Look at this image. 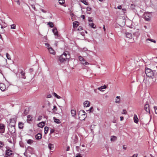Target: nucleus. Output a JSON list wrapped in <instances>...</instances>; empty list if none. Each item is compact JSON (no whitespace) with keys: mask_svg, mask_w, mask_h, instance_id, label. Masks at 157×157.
<instances>
[{"mask_svg":"<svg viewBox=\"0 0 157 157\" xmlns=\"http://www.w3.org/2000/svg\"><path fill=\"white\" fill-rule=\"evenodd\" d=\"M154 108L155 113L157 114V107L154 106Z\"/></svg>","mask_w":157,"mask_h":157,"instance_id":"46","label":"nucleus"},{"mask_svg":"<svg viewBox=\"0 0 157 157\" xmlns=\"http://www.w3.org/2000/svg\"><path fill=\"white\" fill-rule=\"evenodd\" d=\"M126 148H127V147H125V145H124L123 146V148L124 150H126Z\"/></svg>","mask_w":157,"mask_h":157,"instance_id":"60","label":"nucleus"},{"mask_svg":"<svg viewBox=\"0 0 157 157\" xmlns=\"http://www.w3.org/2000/svg\"><path fill=\"white\" fill-rule=\"evenodd\" d=\"M42 118V116H39L37 119V120L38 121H39Z\"/></svg>","mask_w":157,"mask_h":157,"instance_id":"49","label":"nucleus"},{"mask_svg":"<svg viewBox=\"0 0 157 157\" xmlns=\"http://www.w3.org/2000/svg\"><path fill=\"white\" fill-rule=\"evenodd\" d=\"M79 147L78 146H76V149L78 151H79Z\"/></svg>","mask_w":157,"mask_h":157,"instance_id":"59","label":"nucleus"},{"mask_svg":"<svg viewBox=\"0 0 157 157\" xmlns=\"http://www.w3.org/2000/svg\"><path fill=\"white\" fill-rule=\"evenodd\" d=\"M28 150H33V148H32V147H30L29 146V147H28Z\"/></svg>","mask_w":157,"mask_h":157,"instance_id":"53","label":"nucleus"},{"mask_svg":"<svg viewBox=\"0 0 157 157\" xmlns=\"http://www.w3.org/2000/svg\"><path fill=\"white\" fill-rule=\"evenodd\" d=\"M122 12H124V13H125V11H126V10L125 9H122Z\"/></svg>","mask_w":157,"mask_h":157,"instance_id":"62","label":"nucleus"},{"mask_svg":"<svg viewBox=\"0 0 157 157\" xmlns=\"http://www.w3.org/2000/svg\"><path fill=\"white\" fill-rule=\"evenodd\" d=\"M75 157H82L81 156V155L79 153L77 154L76 155Z\"/></svg>","mask_w":157,"mask_h":157,"instance_id":"47","label":"nucleus"},{"mask_svg":"<svg viewBox=\"0 0 157 157\" xmlns=\"http://www.w3.org/2000/svg\"><path fill=\"white\" fill-rule=\"evenodd\" d=\"M8 129L11 133H14L15 132V129L14 126H9Z\"/></svg>","mask_w":157,"mask_h":157,"instance_id":"8","label":"nucleus"},{"mask_svg":"<svg viewBox=\"0 0 157 157\" xmlns=\"http://www.w3.org/2000/svg\"><path fill=\"white\" fill-rule=\"evenodd\" d=\"M144 109L147 113H150L149 105H145L144 107Z\"/></svg>","mask_w":157,"mask_h":157,"instance_id":"13","label":"nucleus"},{"mask_svg":"<svg viewBox=\"0 0 157 157\" xmlns=\"http://www.w3.org/2000/svg\"><path fill=\"white\" fill-rule=\"evenodd\" d=\"M79 119L81 121L84 120L86 118V116L84 110H80L78 113Z\"/></svg>","mask_w":157,"mask_h":157,"instance_id":"2","label":"nucleus"},{"mask_svg":"<svg viewBox=\"0 0 157 157\" xmlns=\"http://www.w3.org/2000/svg\"><path fill=\"white\" fill-rule=\"evenodd\" d=\"M117 8L119 9H121V6H117Z\"/></svg>","mask_w":157,"mask_h":157,"instance_id":"57","label":"nucleus"},{"mask_svg":"<svg viewBox=\"0 0 157 157\" xmlns=\"http://www.w3.org/2000/svg\"><path fill=\"white\" fill-rule=\"evenodd\" d=\"M69 149H70L69 146H67L66 150L67 151H68L69 150Z\"/></svg>","mask_w":157,"mask_h":157,"instance_id":"61","label":"nucleus"},{"mask_svg":"<svg viewBox=\"0 0 157 157\" xmlns=\"http://www.w3.org/2000/svg\"><path fill=\"white\" fill-rule=\"evenodd\" d=\"M106 88V86L104 85V86H101V87H98V89L100 91H101V90L103 89H105Z\"/></svg>","mask_w":157,"mask_h":157,"instance_id":"28","label":"nucleus"},{"mask_svg":"<svg viewBox=\"0 0 157 157\" xmlns=\"http://www.w3.org/2000/svg\"><path fill=\"white\" fill-rule=\"evenodd\" d=\"M81 17L83 19H84L85 18V16L84 15H82V16H81Z\"/></svg>","mask_w":157,"mask_h":157,"instance_id":"64","label":"nucleus"},{"mask_svg":"<svg viewBox=\"0 0 157 157\" xmlns=\"http://www.w3.org/2000/svg\"><path fill=\"white\" fill-rule=\"evenodd\" d=\"M146 40L147 41L149 40L150 41H151V42H153L154 43H156V41L154 40H153V39L148 38L146 39Z\"/></svg>","mask_w":157,"mask_h":157,"instance_id":"38","label":"nucleus"},{"mask_svg":"<svg viewBox=\"0 0 157 157\" xmlns=\"http://www.w3.org/2000/svg\"><path fill=\"white\" fill-rule=\"evenodd\" d=\"M81 63L82 64L85 65H89V64L88 62L86 61L84 59L83 60L81 61Z\"/></svg>","mask_w":157,"mask_h":157,"instance_id":"24","label":"nucleus"},{"mask_svg":"<svg viewBox=\"0 0 157 157\" xmlns=\"http://www.w3.org/2000/svg\"><path fill=\"white\" fill-rule=\"evenodd\" d=\"M14 153H13V151L10 149H7L6 151L5 157H13Z\"/></svg>","mask_w":157,"mask_h":157,"instance_id":"4","label":"nucleus"},{"mask_svg":"<svg viewBox=\"0 0 157 157\" xmlns=\"http://www.w3.org/2000/svg\"><path fill=\"white\" fill-rule=\"evenodd\" d=\"M86 10L88 11H90L91 10V8L90 7H87L86 8Z\"/></svg>","mask_w":157,"mask_h":157,"instance_id":"51","label":"nucleus"},{"mask_svg":"<svg viewBox=\"0 0 157 157\" xmlns=\"http://www.w3.org/2000/svg\"><path fill=\"white\" fill-rule=\"evenodd\" d=\"M126 37L129 39H131L132 38V33L128 32H126L125 33Z\"/></svg>","mask_w":157,"mask_h":157,"instance_id":"11","label":"nucleus"},{"mask_svg":"<svg viewBox=\"0 0 157 157\" xmlns=\"http://www.w3.org/2000/svg\"><path fill=\"white\" fill-rule=\"evenodd\" d=\"M48 25H49L51 27H53L54 26L53 23L51 22H48Z\"/></svg>","mask_w":157,"mask_h":157,"instance_id":"32","label":"nucleus"},{"mask_svg":"<svg viewBox=\"0 0 157 157\" xmlns=\"http://www.w3.org/2000/svg\"><path fill=\"white\" fill-rule=\"evenodd\" d=\"M52 32L55 36H58V32L56 28H54L52 29Z\"/></svg>","mask_w":157,"mask_h":157,"instance_id":"16","label":"nucleus"},{"mask_svg":"<svg viewBox=\"0 0 157 157\" xmlns=\"http://www.w3.org/2000/svg\"><path fill=\"white\" fill-rule=\"evenodd\" d=\"M78 59L80 61H81L84 59V58L81 56H79Z\"/></svg>","mask_w":157,"mask_h":157,"instance_id":"44","label":"nucleus"},{"mask_svg":"<svg viewBox=\"0 0 157 157\" xmlns=\"http://www.w3.org/2000/svg\"><path fill=\"white\" fill-rule=\"evenodd\" d=\"M48 129H49V128L48 127L46 126V127H44V133L45 134H47L48 133Z\"/></svg>","mask_w":157,"mask_h":157,"instance_id":"31","label":"nucleus"},{"mask_svg":"<svg viewBox=\"0 0 157 157\" xmlns=\"http://www.w3.org/2000/svg\"><path fill=\"white\" fill-rule=\"evenodd\" d=\"M89 25L92 28H96V26L93 23H89Z\"/></svg>","mask_w":157,"mask_h":157,"instance_id":"30","label":"nucleus"},{"mask_svg":"<svg viewBox=\"0 0 157 157\" xmlns=\"http://www.w3.org/2000/svg\"><path fill=\"white\" fill-rule=\"evenodd\" d=\"M41 137H42V135L40 133H38L35 136V138H36V139L37 140L40 139L41 138Z\"/></svg>","mask_w":157,"mask_h":157,"instance_id":"19","label":"nucleus"},{"mask_svg":"<svg viewBox=\"0 0 157 157\" xmlns=\"http://www.w3.org/2000/svg\"><path fill=\"white\" fill-rule=\"evenodd\" d=\"M5 130V127L4 124H0V133H4Z\"/></svg>","mask_w":157,"mask_h":157,"instance_id":"9","label":"nucleus"},{"mask_svg":"<svg viewBox=\"0 0 157 157\" xmlns=\"http://www.w3.org/2000/svg\"><path fill=\"white\" fill-rule=\"evenodd\" d=\"M54 121L57 124H59L60 123V121H59V119L55 118L54 117Z\"/></svg>","mask_w":157,"mask_h":157,"instance_id":"35","label":"nucleus"},{"mask_svg":"<svg viewBox=\"0 0 157 157\" xmlns=\"http://www.w3.org/2000/svg\"><path fill=\"white\" fill-rule=\"evenodd\" d=\"M80 1L85 5H88V2L86 0H80Z\"/></svg>","mask_w":157,"mask_h":157,"instance_id":"34","label":"nucleus"},{"mask_svg":"<svg viewBox=\"0 0 157 157\" xmlns=\"http://www.w3.org/2000/svg\"><path fill=\"white\" fill-rule=\"evenodd\" d=\"M121 113L123 114H126L127 112L125 109H124L122 112Z\"/></svg>","mask_w":157,"mask_h":157,"instance_id":"40","label":"nucleus"},{"mask_svg":"<svg viewBox=\"0 0 157 157\" xmlns=\"http://www.w3.org/2000/svg\"><path fill=\"white\" fill-rule=\"evenodd\" d=\"M78 22L77 21H74L73 23V26L74 28H76L78 26Z\"/></svg>","mask_w":157,"mask_h":157,"instance_id":"25","label":"nucleus"},{"mask_svg":"<svg viewBox=\"0 0 157 157\" xmlns=\"http://www.w3.org/2000/svg\"><path fill=\"white\" fill-rule=\"evenodd\" d=\"M24 127V124L22 122H19L18 124V127L20 129H22Z\"/></svg>","mask_w":157,"mask_h":157,"instance_id":"27","label":"nucleus"},{"mask_svg":"<svg viewBox=\"0 0 157 157\" xmlns=\"http://www.w3.org/2000/svg\"><path fill=\"white\" fill-rule=\"evenodd\" d=\"M48 147L50 150H53L54 148V145L52 144H48Z\"/></svg>","mask_w":157,"mask_h":157,"instance_id":"23","label":"nucleus"},{"mask_svg":"<svg viewBox=\"0 0 157 157\" xmlns=\"http://www.w3.org/2000/svg\"><path fill=\"white\" fill-rule=\"evenodd\" d=\"M21 77L23 79H25L26 77L25 76V73L23 71H22L20 73Z\"/></svg>","mask_w":157,"mask_h":157,"instance_id":"22","label":"nucleus"},{"mask_svg":"<svg viewBox=\"0 0 157 157\" xmlns=\"http://www.w3.org/2000/svg\"><path fill=\"white\" fill-rule=\"evenodd\" d=\"M40 10H41V11L44 13H46V11L45 10H44V9H40Z\"/></svg>","mask_w":157,"mask_h":157,"instance_id":"50","label":"nucleus"},{"mask_svg":"<svg viewBox=\"0 0 157 157\" xmlns=\"http://www.w3.org/2000/svg\"><path fill=\"white\" fill-rule=\"evenodd\" d=\"M143 17L146 21H149L152 17L151 13L150 12H146L144 13Z\"/></svg>","mask_w":157,"mask_h":157,"instance_id":"3","label":"nucleus"},{"mask_svg":"<svg viewBox=\"0 0 157 157\" xmlns=\"http://www.w3.org/2000/svg\"><path fill=\"white\" fill-rule=\"evenodd\" d=\"M120 98L121 97L120 96H117L115 101V103L118 104L120 103Z\"/></svg>","mask_w":157,"mask_h":157,"instance_id":"17","label":"nucleus"},{"mask_svg":"<svg viewBox=\"0 0 157 157\" xmlns=\"http://www.w3.org/2000/svg\"><path fill=\"white\" fill-rule=\"evenodd\" d=\"M70 57V54L68 53V52H66L59 56V59L60 62L63 63Z\"/></svg>","mask_w":157,"mask_h":157,"instance_id":"1","label":"nucleus"},{"mask_svg":"<svg viewBox=\"0 0 157 157\" xmlns=\"http://www.w3.org/2000/svg\"><path fill=\"white\" fill-rule=\"evenodd\" d=\"M133 120L134 121V122L136 123L137 124L138 122V118L137 117V115L136 114H135L134 116Z\"/></svg>","mask_w":157,"mask_h":157,"instance_id":"18","label":"nucleus"},{"mask_svg":"<svg viewBox=\"0 0 157 157\" xmlns=\"http://www.w3.org/2000/svg\"><path fill=\"white\" fill-rule=\"evenodd\" d=\"M6 56L7 58L9 60H11V58L10 57V55L7 53H6Z\"/></svg>","mask_w":157,"mask_h":157,"instance_id":"42","label":"nucleus"},{"mask_svg":"<svg viewBox=\"0 0 157 157\" xmlns=\"http://www.w3.org/2000/svg\"><path fill=\"white\" fill-rule=\"evenodd\" d=\"M84 106L86 107H89L90 106V102L88 101H86L83 103Z\"/></svg>","mask_w":157,"mask_h":157,"instance_id":"21","label":"nucleus"},{"mask_svg":"<svg viewBox=\"0 0 157 157\" xmlns=\"http://www.w3.org/2000/svg\"><path fill=\"white\" fill-rule=\"evenodd\" d=\"M4 143L3 142L0 141V148H1L4 146Z\"/></svg>","mask_w":157,"mask_h":157,"instance_id":"43","label":"nucleus"},{"mask_svg":"<svg viewBox=\"0 0 157 157\" xmlns=\"http://www.w3.org/2000/svg\"><path fill=\"white\" fill-rule=\"evenodd\" d=\"M14 1L15 2H16L17 4L18 5H20V2L19 0H14Z\"/></svg>","mask_w":157,"mask_h":157,"instance_id":"45","label":"nucleus"},{"mask_svg":"<svg viewBox=\"0 0 157 157\" xmlns=\"http://www.w3.org/2000/svg\"><path fill=\"white\" fill-rule=\"evenodd\" d=\"M45 125V123L42 121L38 124V126L40 128H43Z\"/></svg>","mask_w":157,"mask_h":157,"instance_id":"15","label":"nucleus"},{"mask_svg":"<svg viewBox=\"0 0 157 157\" xmlns=\"http://www.w3.org/2000/svg\"><path fill=\"white\" fill-rule=\"evenodd\" d=\"M145 73L147 77H151L153 76V72L150 69L148 68L146 69Z\"/></svg>","mask_w":157,"mask_h":157,"instance_id":"6","label":"nucleus"},{"mask_svg":"<svg viewBox=\"0 0 157 157\" xmlns=\"http://www.w3.org/2000/svg\"><path fill=\"white\" fill-rule=\"evenodd\" d=\"M5 85L2 83H0V89L2 91H4L6 89Z\"/></svg>","mask_w":157,"mask_h":157,"instance_id":"10","label":"nucleus"},{"mask_svg":"<svg viewBox=\"0 0 157 157\" xmlns=\"http://www.w3.org/2000/svg\"><path fill=\"white\" fill-rule=\"evenodd\" d=\"M31 7H32V8H33L34 10H35L36 9V8H35V6L33 5H31Z\"/></svg>","mask_w":157,"mask_h":157,"instance_id":"52","label":"nucleus"},{"mask_svg":"<svg viewBox=\"0 0 157 157\" xmlns=\"http://www.w3.org/2000/svg\"><path fill=\"white\" fill-rule=\"evenodd\" d=\"M48 50L50 54L53 55L55 54V52L52 47H50Z\"/></svg>","mask_w":157,"mask_h":157,"instance_id":"14","label":"nucleus"},{"mask_svg":"<svg viewBox=\"0 0 157 157\" xmlns=\"http://www.w3.org/2000/svg\"><path fill=\"white\" fill-rule=\"evenodd\" d=\"M52 95L51 94H48L47 96V98H51Z\"/></svg>","mask_w":157,"mask_h":157,"instance_id":"54","label":"nucleus"},{"mask_svg":"<svg viewBox=\"0 0 157 157\" xmlns=\"http://www.w3.org/2000/svg\"><path fill=\"white\" fill-rule=\"evenodd\" d=\"M53 94L55 97H56L57 98L59 99L61 98V97L58 95L56 93H54Z\"/></svg>","mask_w":157,"mask_h":157,"instance_id":"36","label":"nucleus"},{"mask_svg":"<svg viewBox=\"0 0 157 157\" xmlns=\"http://www.w3.org/2000/svg\"><path fill=\"white\" fill-rule=\"evenodd\" d=\"M11 28L12 29H16V25L14 24L11 25Z\"/></svg>","mask_w":157,"mask_h":157,"instance_id":"41","label":"nucleus"},{"mask_svg":"<svg viewBox=\"0 0 157 157\" xmlns=\"http://www.w3.org/2000/svg\"><path fill=\"white\" fill-rule=\"evenodd\" d=\"M54 130L53 129H51L50 130V133H52L54 132Z\"/></svg>","mask_w":157,"mask_h":157,"instance_id":"55","label":"nucleus"},{"mask_svg":"<svg viewBox=\"0 0 157 157\" xmlns=\"http://www.w3.org/2000/svg\"><path fill=\"white\" fill-rule=\"evenodd\" d=\"M45 45L47 47L48 49L50 48V47H51L49 44L48 43H45Z\"/></svg>","mask_w":157,"mask_h":157,"instance_id":"39","label":"nucleus"},{"mask_svg":"<svg viewBox=\"0 0 157 157\" xmlns=\"http://www.w3.org/2000/svg\"><path fill=\"white\" fill-rule=\"evenodd\" d=\"M7 64V60L4 58L2 56H0V66L3 67Z\"/></svg>","mask_w":157,"mask_h":157,"instance_id":"5","label":"nucleus"},{"mask_svg":"<svg viewBox=\"0 0 157 157\" xmlns=\"http://www.w3.org/2000/svg\"><path fill=\"white\" fill-rule=\"evenodd\" d=\"M151 67L153 71H157V63H155V65H153V64H152Z\"/></svg>","mask_w":157,"mask_h":157,"instance_id":"12","label":"nucleus"},{"mask_svg":"<svg viewBox=\"0 0 157 157\" xmlns=\"http://www.w3.org/2000/svg\"><path fill=\"white\" fill-rule=\"evenodd\" d=\"M117 139V137L116 136H113L111 137V141H115Z\"/></svg>","mask_w":157,"mask_h":157,"instance_id":"29","label":"nucleus"},{"mask_svg":"<svg viewBox=\"0 0 157 157\" xmlns=\"http://www.w3.org/2000/svg\"><path fill=\"white\" fill-rule=\"evenodd\" d=\"M71 116L73 117H75L76 114V112L75 110L71 109Z\"/></svg>","mask_w":157,"mask_h":157,"instance_id":"20","label":"nucleus"},{"mask_svg":"<svg viewBox=\"0 0 157 157\" xmlns=\"http://www.w3.org/2000/svg\"><path fill=\"white\" fill-rule=\"evenodd\" d=\"M83 29L82 27L81 26H80L78 28V30L79 31H81Z\"/></svg>","mask_w":157,"mask_h":157,"instance_id":"48","label":"nucleus"},{"mask_svg":"<svg viewBox=\"0 0 157 157\" xmlns=\"http://www.w3.org/2000/svg\"><path fill=\"white\" fill-rule=\"evenodd\" d=\"M10 122L9 124V126H14L15 125L16 121V118H11L10 119Z\"/></svg>","mask_w":157,"mask_h":157,"instance_id":"7","label":"nucleus"},{"mask_svg":"<svg viewBox=\"0 0 157 157\" xmlns=\"http://www.w3.org/2000/svg\"><path fill=\"white\" fill-rule=\"evenodd\" d=\"M27 142L28 144H31L33 142V141L32 140L29 139L27 140Z\"/></svg>","mask_w":157,"mask_h":157,"instance_id":"33","label":"nucleus"},{"mask_svg":"<svg viewBox=\"0 0 157 157\" xmlns=\"http://www.w3.org/2000/svg\"><path fill=\"white\" fill-rule=\"evenodd\" d=\"M27 121H32L33 120L32 117L31 115H28L27 117Z\"/></svg>","mask_w":157,"mask_h":157,"instance_id":"26","label":"nucleus"},{"mask_svg":"<svg viewBox=\"0 0 157 157\" xmlns=\"http://www.w3.org/2000/svg\"><path fill=\"white\" fill-rule=\"evenodd\" d=\"M64 0H59V2L60 4L62 5L64 3Z\"/></svg>","mask_w":157,"mask_h":157,"instance_id":"37","label":"nucleus"},{"mask_svg":"<svg viewBox=\"0 0 157 157\" xmlns=\"http://www.w3.org/2000/svg\"><path fill=\"white\" fill-rule=\"evenodd\" d=\"M120 120L121 121H123V120L124 117H123L121 116V117H120Z\"/></svg>","mask_w":157,"mask_h":157,"instance_id":"58","label":"nucleus"},{"mask_svg":"<svg viewBox=\"0 0 157 157\" xmlns=\"http://www.w3.org/2000/svg\"><path fill=\"white\" fill-rule=\"evenodd\" d=\"M88 21L90 22L92 21L91 19L90 18H89Z\"/></svg>","mask_w":157,"mask_h":157,"instance_id":"63","label":"nucleus"},{"mask_svg":"<svg viewBox=\"0 0 157 157\" xmlns=\"http://www.w3.org/2000/svg\"><path fill=\"white\" fill-rule=\"evenodd\" d=\"M56 109V110L57 109L56 106V105H54L53 106V110Z\"/></svg>","mask_w":157,"mask_h":157,"instance_id":"56","label":"nucleus"}]
</instances>
